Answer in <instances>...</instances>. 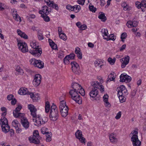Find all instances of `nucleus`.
Returning <instances> with one entry per match:
<instances>
[{
    "instance_id": "1",
    "label": "nucleus",
    "mask_w": 146,
    "mask_h": 146,
    "mask_svg": "<svg viewBox=\"0 0 146 146\" xmlns=\"http://www.w3.org/2000/svg\"><path fill=\"white\" fill-rule=\"evenodd\" d=\"M7 111H5L2 114V117L0 119V124L2 131L5 133H7L9 130L10 126L8 124L7 119L5 117L7 114Z\"/></svg>"
},
{
    "instance_id": "2",
    "label": "nucleus",
    "mask_w": 146,
    "mask_h": 146,
    "mask_svg": "<svg viewBox=\"0 0 146 146\" xmlns=\"http://www.w3.org/2000/svg\"><path fill=\"white\" fill-rule=\"evenodd\" d=\"M30 45L33 49L30 50V53L35 56H40L42 53V49L39 48V46L36 45V43L33 41L31 42Z\"/></svg>"
},
{
    "instance_id": "3",
    "label": "nucleus",
    "mask_w": 146,
    "mask_h": 146,
    "mask_svg": "<svg viewBox=\"0 0 146 146\" xmlns=\"http://www.w3.org/2000/svg\"><path fill=\"white\" fill-rule=\"evenodd\" d=\"M59 114L58 109L56 105L53 103L50 111V119L53 121H55L57 120Z\"/></svg>"
},
{
    "instance_id": "4",
    "label": "nucleus",
    "mask_w": 146,
    "mask_h": 146,
    "mask_svg": "<svg viewBox=\"0 0 146 146\" xmlns=\"http://www.w3.org/2000/svg\"><path fill=\"white\" fill-rule=\"evenodd\" d=\"M91 85L93 87L89 93L90 96L92 98H95L98 94V91L97 90L98 88L99 82L97 81H94L91 82Z\"/></svg>"
},
{
    "instance_id": "5",
    "label": "nucleus",
    "mask_w": 146,
    "mask_h": 146,
    "mask_svg": "<svg viewBox=\"0 0 146 146\" xmlns=\"http://www.w3.org/2000/svg\"><path fill=\"white\" fill-rule=\"evenodd\" d=\"M131 134H132V136L131 137V140L133 146H140L141 142L138 139L137 131L134 130L131 132Z\"/></svg>"
},
{
    "instance_id": "6",
    "label": "nucleus",
    "mask_w": 146,
    "mask_h": 146,
    "mask_svg": "<svg viewBox=\"0 0 146 146\" xmlns=\"http://www.w3.org/2000/svg\"><path fill=\"white\" fill-rule=\"evenodd\" d=\"M78 91L71 90L70 91L69 93L72 99L76 102L80 104L82 103V100L80 96L78 95Z\"/></svg>"
},
{
    "instance_id": "7",
    "label": "nucleus",
    "mask_w": 146,
    "mask_h": 146,
    "mask_svg": "<svg viewBox=\"0 0 146 146\" xmlns=\"http://www.w3.org/2000/svg\"><path fill=\"white\" fill-rule=\"evenodd\" d=\"M18 93L21 95H29L33 100L36 101L38 100V96L36 97L33 93L29 92L27 89L26 88H21L19 90Z\"/></svg>"
},
{
    "instance_id": "8",
    "label": "nucleus",
    "mask_w": 146,
    "mask_h": 146,
    "mask_svg": "<svg viewBox=\"0 0 146 146\" xmlns=\"http://www.w3.org/2000/svg\"><path fill=\"white\" fill-rule=\"evenodd\" d=\"M17 46L19 49L23 53H25L28 51V49L27 44L24 42L17 38Z\"/></svg>"
},
{
    "instance_id": "9",
    "label": "nucleus",
    "mask_w": 146,
    "mask_h": 146,
    "mask_svg": "<svg viewBox=\"0 0 146 146\" xmlns=\"http://www.w3.org/2000/svg\"><path fill=\"white\" fill-rule=\"evenodd\" d=\"M34 122H35V125L40 126L42 124H44L46 123L47 120L48 119L47 117H45L44 118H42L41 117H40L39 116L33 119Z\"/></svg>"
},
{
    "instance_id": "10",
    "label": "nucleus",
    "mask_w": 146,
    "mask_h": 146,
    "mask_svg": "<svg viewBox=\"0 0 146 146\" xmlns=\"http://www.w3.org/2000/svg\"><path fill=\"white\" fill-rule=\"evenodd\" d=\"M29 62L31 65H33L38 68H42L44 66L43 62L40 60H37L35 58H32L30 60Z\"/></svg>"
},
{
    "instance_id": "11",
    "label": "nucleus",
    "mask_w": 146,
    "mask_h": 146,
    "mask_svg": "<svg viewBox=\"0 0 146 146\" xmlns=\"http://www.w3.org/2000/svg\"><path fill=\"white\" fill-rule=\"evenodd\" d=\"M71 65L72 66V69L74 73L78 74L80 72V68L78 64L76 62H71Z\"/></svg>"
},
{
    "instance_id": "12",
    "label": "nucleus",
    "mask_w": 146,
    "mask_h": 146,
    "mask_svg": "<svg viewBox=\"0 0 146 146\" xmlns=\"http://www.w3.org/2000/svg\"><path fill=\"white\" fill-rule=\"evenodd\" d=\"M22 108V106L19 105H18L15 109V110L13 111V116L15 117H22L24 115L23 113H19V112Z\"/></svg>"
},
{
    "instance_id": "13",
    "label": "nucleus",
    "mask_w": 146,
    "mask_h": 146,
    "mask_svg": "<svg viewBox=\"0 0 146 146\" xmlns=\"http://www.w3.org/2000/svg\"><path fill=\"white\" fill-rule=\"evenodd\" d=\"M120 81L129 82L131 80V77L127 74H121L120 76Z\"/></svg>"
},
{
    "instance_id": "14",
    "label": "nucleus",
    "mask_w": 146,
    "mask_h": 146,
    "mask_svg": "<svg viewBox=\"0 0 146 146\" xmlns=\"http://www.w3.org/2000/svg\"><path fill=\"white\" fill-rule=\"evenodd\" d=\"M41 76L39 74H36L33 81L34 85L35 86H38L41 82Z\"/></svg>"
},
{
    "instance_id": "15",
    "label": "nucleus",
    "mask_w": 146,
    "mask_h": 146,
    "mask_svg": "<svg viewBox=\"0 0 146 146\" xmlns=\"http://www.w3.org/2000/svg\"><path fill=\"white\" fill-rule=\"evenodd\" d=\"M130 60V57L127 56L120 59V61L121 63V67L124 68L129 63Z\"/></svg>"
},
{
    "instance_id": "16",
    "label": "nucleus",
    "mask_w": 146,
    "mask_h": 146,
    "mask_svg": "<svg viewBox=\"0 0 146 146\" xmlns=\"http://www.w3.org/2000/svg\"><path fill=\"white\" fill-rule=\"evenodd\" d=\"M28 107L31 112V114L33 117L35 118L37 117L36 113L37 110L34 106L32 104H29L28 105Z\"/></svg>"
},
{
    "instance_id": "17",
    "label": "nucleus",
    "mask_w": 146,
    "mask_h": 146,
    "mask_svg": "<svg viewBox=\"0 0 146 146\" xmlns=\"http://www.w3.org/2000/svg\"><path fill=\"white\" fill-rule=\"evenodd\" d=\"M21 123L26 129H28L29 127V122L27 119L25 117H23L21 119Z\"/></svg>"
},
{
    "instance_id": "18",
    "label": "nucleus",
    "mask_w": 146,
    "mask_h": 146,
    "mask_svg": "<svg viewBox=\"0 0 146 146\" xmlns=\"http://www.w3.org/2000/svg\"><path fill=\"white\" fill-rule=\"evenodd\" d=\"M109 138L111 142L112 143H116L118 141L116 135L114 133L111 134L109 136Z\"/></svg>"
},
{
    "instance_id": "19",
    "label": "nucleus",
    "mask_w": 146,
    "mask_h": 146,
    "mask_svg": "<svg viewBox=\"0 0 146 146\" xmlns=\"http://www.w3.org/2000/svg\"><path fill=\"white\" fill-rule=\"evenodd\" d=\"M40 139L36 137L30 136L29 138V140L31 143L37 144L40 143Z\"/></svg>"
},
{
    "instance_id": "20",
    "label": "nucleus",
    "mask_w": 146,
    "mask_h": 146,
    "mask_svg": "<svg viewBox=\"0 0 146 146\" xmlns=\"http://www.w3.org/2000/svg\"><path fill=\"white\" fill-rule=\"evenodd\" d=\"M68 106H66L62 108V110H60L62 116L64 117H66L68 113Z\"/></svg>"
},
{
    "instance_id": "21",
    "label": "nucleus",
    "mask_w": 146,
    "mask_h": 146,
    "mask_svg": "<svg viewBox=\"0 0 146 146\" xmlns=\"http://www.w3.org/2000/svg\"><path fill=\"white\" fill-rule=\"evenodd\" d=\"M138 24V22L137 21H129L127 22L126 25L128 27L130 28L131 27H136Z\"/></svg>"
},
{
    "instance_id": "22",
    "label": "nucleus",
    "mask_w": 146,
    "mask_h": 146,
    "mask_svg": "<svg viewBox=\"0 0 146 146\" xmlns=\"http://www.w3.org/2000/svg\"><path fill=\"white\" fill-rule=\"evenodd\" d=\"M71 86L73 90L77 91H78L81 86L80 85L76 82H73Z\"/></svg>"
},
{
    "instance_id": "23",
    "label": "nucleus",
    "mask_w": 146,
    "mask_h": 146,
    "mask_svg": "<svg viewBox=\"0 0 146 146\" xmlns=\"http://www.w3.org/2000/svg\"><path fill=\"white\" fill-rule=\"evenodd\" d=\"M17 32L18 34L21 37L26 39L28 38L27 36L24 32H23L20 29H17Z\"/></svg>"
},
{
    "instance_id": "24",
    "label": "nucleus",
    "mask_w": 146,
    "mask_h": 146,
    "mask_svg": "<svg viewBox=\"0 0 146 146\" xmlns=\"http://www.w3.org/2000/svg\"><path fill=\"white\" fill-rule=\"evenodd\" d=\"M48 42L49 44L52 48L53 49H56L57 48L56 44L52 40L49 39Z\"/></svg>"
},
{
    "instance_id": "25",
    "label": "nucleus",
    "mask_w": 146,
    "mask_h": 146,
    "mask_svg": "<svg viewBox=\"0 0 146 146\" xmlns=\"http://www.w3.org/2000/svg\"><path fill=\"white\" fill-rule=\"evenodd\" d=\"M60 101L59 109L60 110H62V108L64 107L67 106L66 104V102L64 100H61V98L59 99Z\"/></svg>"
},
{
    "instance_id": "26",
    "label": "nucleus",
    "mask_w": 146,
    "mask_h": 146,
    "mask_svg": "<svg viewBox=\"0 0 146 146\" xmlns=\"http://www.w3.org/2000/svg\"><path fill=\"white\" fill-rule=\"evenodd\" d=\"M101 33H102V35L103 37V38L104 39V38H106L108 35V30L107 29H102L101 31Z\"/></svg>"
},
{
    "instance_id": "27",
    "label": "nucleus",
    "mask_w": 146,
    "mask_h": 146,
    "mask_svg": "<svg viewBox=\"0 0 146 146\" xmlns=\"http://www.w3.org/2000/svg\"><path fill=\"white\" fill-rule=\"evenodd\" d=\"M50 10H49L48 7L46 6H43L42 9V11H43V13L45 14V15L48 14L49 12H51L50 8Z\"/></svg>"
},
{
    "instance_id": "28",
    "label": "nucleus",
    "mask_w": 146,
    "mask_h": 146,
    "mask_svg": "<svg viewBox=\"0 0 146 146\" xmlns=\"http://www.w3.org/2000/svg\"><path fill=\"white\" fill-rule=\"evenodd\" d=\"M115 36L113 34H110L106 38H104V39L106 40L107 41L111 40L113 41L115 40Z\"/></svg>"
},
{
    "instance_id": "29",
    "label": "nucleus",
    "mask_w": 146,
    "mask_h": 146,
    "mask_svg": "<svg viewBox=\"0 0 146 146\" xmlns=\"http://www.w3.org/2000/svg\"><path fill=\"white\" fill-rule=\"evenodd\" d=\"M13 126L15 127V129H17L18 127H20L21 126L20 124L19 123L18 121L17 120H14L12 122V123Z\"/></svg>"
},
{
    "instance_id": "30",
    "label": "nucleus",
    "mask_w": 146,
    "mask_h": 146,
    "mask_svg": "<svg viewBox=\"0 0 146 146\" xmlns=\"http://www.w3.org/2000/svg\"><path fill=\"white\" fill-rule=\"evenodd\" d=\"M125 86L123 85L121 86L119 88L118 91L117 95H122V92L125 89Z\"/></svg>"
},
{
    "instance_id": "31",
    "label": "nucleus",
    "mask_w": 146,
    "mask_h": 146,
    "mask_svg": "<svg viewBox=\"0 0 146 146\" xmlns=\"http://www.w3.org/2000/svg\"><path fill=\"white\" fill-rule=\"evenodd\" d=\"M52 134L51 132H47L46 134V141L47 142H49L51 140Z\"/></svg>"
},
{
    "instance_id": "32",
    "label": "nucleus",
    "mask_w": 146,
    "mask_h": 146,
    "mask_svg": "<svg viewBox=\"0 0 146 146\" xmlns=\"http://www.w3.org/2000/svg\"><path fill=\"white\" fill-rule=\"evenodd\" d=\"M81 7L79 5H75L73 6L72 10V11L75 13L78 12L80 9Z\"/></svg>"
},
{
    "instance_id": "33",
    "label": "nucleus",
    "mask_w": 146,
    "mask_h": 146,
    "mask_svg": "<svg viewBox=\"0 0 146 146\" xmlns=\"http://www.w3.org/2000/svg\"><path fill=\"white\" fill-rule=\"evenodd\" d=\"M37 36L38 39L39 40H42L44 39L41 30H38L37 31Z\"/></svg>"
},
{
    "instance_id": "34",
    "label": "nucleus",
    "mask_w": 146,
    "mask_h": 146,
    "mask_svg": "<svg viewBox=\"0 0 146 146\" xmlns=\"http://www.w3.org/2000/svg\"><path fill=\"white\" fill-rule=\"evenodd\" d=\"M98 18L101 19L102 21L105 22L106 20V18L104 13L101 12V13L98 17Z\"/></svg>"
},
{
    "instance_id": "35",
    "label": "nucleus",
    "mask_w": 146,
    "mask_h": 146,
    "mask_svg": "<svg viewBox=\"0 0 146 146\" xmlns=\"http://www.w3.org/2000/svg\"><path fill=\"white\" fill-rule=\"evenodd\" d=\"M114 74V72L111 73L108 76V80L107 82L113 81L115 79V77L113 75Z\"/></svg>"
},
{
    "instance_id": "36",
    "label": "nucleus",
    "mask_w": 146,
    "mask_h": 146,
    "mask_svg": "<svg viewBox=\"0 0 146 146\" xmlns=\"http://www.w3.org/2000/svg\"><path fill=\"white\" fill-rule=\"evenodd\" d=\"M49 7H52V8L55 9L57 11L58 9V5L54 4V2L53 1H52V2H50Z\"/></svg>"
},
{
    "instance_id": "37",
    "label": "nucleus",
    "mask_w": 146,
    "mask_h": 146,
    "mask_svg": "<svg viewBox=\"0 0 146 146\" xmlns=\"http://www.w3.org/2000/svg\"><path fill=\"white\" fill-rule=\"evenodd\" d=\"M76 137L77 139L79 138L80 137H81L82 135V131L79 130H78L75 133Z\"/></svg>"
},
{
    "instance_id": "38",
    "label": "nucleus",
    "mask_w": 146,
    "mask_h": 146,
    "mask_svg": "<svg viewBox=\"0 0 146 146\" xmlns=\"http://www.w3.org/2000/svg\"><path fill=\"white\" fill-rule=\"evenodd\" d=\"M50 109V106L48 102H46L45 103V111L46 113L49 112Z\"/></svg>"
},
{
    "instance_id": "39",
    "label": "nucleus",
    "mask_w": 146,
    "mask_h": 146,
    "mask_svg": "<svg viewBox=\"0 0 146 146\" xmlns=\"http://www.w3.org/2000/svg\"><path fill=\"white\" fill-rule=\"evenodd\" d=\"M89 8L90 10L92 12L95 13L97 10L96 8L94 7V6L91 3L90 4L89 6Z\"/></svg>"
},
{
    "instance_id": "40",
    "label": "nucleus",
    "mask_w": 146,
    "mask_h": 146,
    "mask_svg": "<svg viewBox=\"0 0 146 146\" xmlns=\"http://www.w3.org/2000/svg\"><path fill=\"white\" fill-rule=\"evenodd\" d=\"M48 15H42L41 16L42 17L44 20L47 22H49L50 21V19L49 17L47 16Z\"/></svg>"
},
{
    "instance_id": "41",
    "label": "nucleus",
    "mask_w": 146,
    "mask_h": 146,
    "mask_svg": "<svg viewBox=\"0 0 146 146\" xmlns=\"http://www.w3.org/2000/svg\"><path fill=\"white\" fill-rule=\"evenodd\" d=\"M33 137H36L39 139H41V137H40L39 134V132L38 130H35L33 132V135H32L31 136Z\"/></svg>"
},
{
    "instance_id": "42",
    "label": "nucleus",
    "mask_w": 146,
    "mask_h": 146,
    "mask_svg": "<svg viewBox=\"0 0 146 146\" xmlns=\"http://www.w3.org/2000/svg\"><path fill=\"white\" fill-rule=\"evenodd\" d=\"M141 7H146V1H142L141 3H139V5L137 6V7L138 9L141 8Z\"/></svg>"
},
{
    "instance_id": "43",
    "label": "nucleus",
    "mask_w": 146,
    "mask_h": 146,
    "mask_svg": "<svg viewBox=\"0 0 146 146\" xmlns=\"http://www.w3.org/2000/svg\"><path fill=\"white\" fill-rule=\"evenodd\" d=\"M16 70L19 73V74H22L23 73V70L20 68L19 66H17Z\"/></svg>"
},
{
    "instance_id": "44",
    "label": "nucleus",
    "mask_w": 146,
    "mask_h": 146,
    "mask_svg": "<svg viewBox=\"0 0 146 146\" xmlns=\"http://www.w3.org/2000/svg\"><path fill=\"white\" fill-rule=\"evenodd\" d=\"M102 63V62L98 60L95 62L94 64L96 67L99 66L100 68H101L102 66L103 65Z\"/></svg>"
},
{
    "instance_id": "45",
    "label": "nucleus",
    "mask_w": 146,
    "mask_h": 146,
    "mask_svg": "<svg viewBox=\"0 0 146 146\" xmlns=\"http://www.w3.org/2000/svg\"><path fill=\"white\" fill-rule=\"evenodd\" d=\"M59 35V36L60 38L63 39L64 40H66L67 39V36L65 34L62 33L61 34H60Z\"/></svg>"
},
{
    "instance_id": "46",
    "label": "nucleus",
    "mask_w": 146,
    "mask_h": 146,
    "mask_svg": "<svg viewBox=\"0 0 146 146\" xmlns=\"http://www.w3.org/2000/svg\"><path fill=\"white\" fill-rule=\"evenodd\" d=\"M115 60L116 58H113V59H112L110 57L108 60V62L111 65H113L114 64Z\"/></svg>"
},
{
    "instance_id": "47",
    "label": "nucleus",
    "mask_w": 146,
    "mask_h": 146,
    "mask_svg": "<svg viewBox=\"0 0 146 146\" xmlns=\"http://www.w3.org/2000/svg\"><path fill=\"white\" fill-rule=\"evenodd\" d=\"M80 90H78V93H79L82 96H84L85 95V91L84 89L81 86L80 88Z\"/></svg>"
},
{
    "instance_id": "48",
    "label": "nucleus",
    "mask_w": 146,
    "mask_h": 146,
    "mask_svg": "<svg viewBox=\"0 0 146 146\" xmlns=\"http://www.w3.org/2000/svg\"><path fill=\"white\" fill-rule=\"evenodd\" d=\"M118 95L120 102L123 103L125 101V98L124 97V96L122 95Z\"/></svg>"
},
{
    "instance_id": "49",
    "label": "nucleus",
    "mask_w": 146,
    "mask_h": 146,
    "mask_svg": "<svg viewBox=\"0 0 146 146\" xmlns=\"http://www.w3.org/2000/svg\"><path fill=\"white\" fill-rule=\"evenodd\" d=\"M69 60L70 59H69V58H68V57L66 56L63 59V61L65 64H69L70 63Z\"/></svg>"
},
{
    "instance_id": "50",
    "label": "nucleus",
    "mask_w": 146,
    "mask_h": 146,
    "mask_svg": "<svg viewBox=\"0 0 146 146\" xmlns=\"http://www.w3.org/2000/svg\"><path fill=\"white\" fill-rule=\"evenodd\" d=\"M98 85V88L97 89H99L101 92H104V86L102 85H100L99 82Z\"/></svg>"
},
{
    "instance_id": "51",
    "label": "nucleus",
    "mask_w": 146,
    "mask_h": 146,
    "mask_svg": "<svg viewBox=\"0 0 146 146\" xmlns=\"http://www.w3.org/2000/svg\"><path fill=\"white\" fill-rule=\"evenodd\" d=\"M75 56V54L73 53H70L69 55H67V56L70 60L74 59V58Z\"/></svg>"
},
{
    "instance_id": "52",
    "label": "nucleus",
    "mask_w": 146,
    "mask_h": 146,
    "mask_svg": "<svg viewBox=\"0 0 146 146\" xmlns=\"http://www.w3.org/2000/svg\"><path fill=\"white\" fill-rule=\"evenodd\" d=\"M14 17L13 18L16 21H19L20 22L21 21V17L18 14L15 15Z\"/></svg>"
},
{
    "instance_id": "53",
    "label": "nucleus",
    "mask_w": 146,
    "mask_h": 146,
    "mask_svg": "<svg viewBox=\"0 0 146 146\" xmlns=\"http://www.w3.org/2000/svg\"><path fill=\"white\" fill-rule=\"evenodd\" d=\"M64 56V54L62 51H59L58 53V57L60 58H62Z\"/></svg>"
},
{
    "instance_id": "54",
    "label": "nucleus",
    "mask_w": 146,
    "mask_h": 146,
    "mask_svg": "<svg viewBox=\"0 0 146 146\" xmlns=\"http://www.w3.org/2000/svg\"><path fill=\"white\" fill-rule=\"evenodd\" d=\"M78 139H79L80 141L82 143H85V139L82 136L80 137Z\"/></svg>"
},
{
    "instance_id": "55",
    "label": "nucleus",
    "mask_w": 146,
    "mask_h": 146,
    "mask_svg": "<svg viewBox=\"0 0 146 146\" xmlns=\"http://www.w3.org/2000/svg\"><path fill=\"white\" fill-rule=\"evenodd\" d=\"M121 112L119 111L116 114V115L115 117V118L116 119H119L121 117Z\"/></svg>"
},
{
    "instance_id": "56",
    "label": "nucleus",
    "mask_w": 146,
    "mask_h": 146,
    "mask_svg": "<svg viewBox=\"0 0 146 146\" xmlns=\"http://www.w3.org/2000/svg\"><path fill=\"white\" fill-rule=\"evenodd\" d=\"M80 52H81L80 49L78 47H76L75 48V53L77 54Z\"/></svg>"
},
{
    "instance_id": "57",
    "label": "nucleus",
    "mask_w": 146,
    "mask_h": 146,
    "mask_svg": "<svg viewBox=\"0 0 146 146\" xmlns=\"http://www.w3.org/2000/svg\"><path fill=\"white\" fill-rule=\"evenodd\" d=\"M12 15L13 17H15V15H16L17 14V12L14 9H13L11 10Z\"/></svg>"
},
{
    "instance_id": "58",
    "label": "nucleus",
    "mask_w": 146,
    "mask_h": 146,
    "mask_svg": "<svg viewBox=\"0 0 146 146\" xmlns=\"http://www.w3.org/2000/svg\"><path fill=\"white\" fill-rule=\"evenodd\" d=\"M108 96L107 94H105L103 97V99L104 102H106L107 101H108Z\"/></svg>"
},
{
    "instance_id": "59",
    "label": "nucleus",
    "mask_w": 146,
    "mask_h": 146,
    "mask_svg": "<svg viewBox=\"0 0 146 146\" xmlns=\"http://www.w3.org/2000/svg\"><path fill=\"white\" fill-rule=\"evenodd\" d=\"M85 0H78L77 2L78 3L81 5H84Z\"/></svg>"
},
{
    "instance_id": "60",
    "label": "nucleus",
    "mask_w": 146,
    "mask_h": 146,
    "mask_svg": "<svg viewBox=\"0 0 146 146\" xmlns=\"http://www.w3.org/2000/svg\"><path fill=\"white\" fill-rule=\"evenodd\" d=\"M127 34L125 33H122L121 36V39H125L127 37Z\"/></svg>"
},
{
    "instance_id": "61",
    "label": "nucleus",
    "mask_w": 146,
    "mask_h": 146,
    "mask_svg": "<svg viewBox=\"0 0 146 146\" xmlns=\"http://www.w3.org/2000/svg\"><path fill=\"white\" fill-rule=\"evenodd\" d=\"M13 97L14 96L12 94H10L7 96V99L9 100L10 101L12 100Z\"/></svg>"
},
{
    "instance_id": "62",
    "label": "nucleus",
    "mask_w": 146,
    "mask_h": 146,
    "mask_svg": "<svg viewBox=\"0 0 146 146\" xmlns=\"http://www.w3.org/2000/svg\"><path fill=\"white\" fill-rule=\"evenodd\" d=\"M5 5L2 3H0V11H3L4 9Z\"/></svg>"
},
{
    "instance_id": "63",
    "label": "nucleus",
    "mask_w": 146,
    "mask_h": 146,
    "mask_svg": "<svg viewBox=\"0 0 146 146\" xmlns=\"http://www.w3.org/2000/svg\"><path fill=\"white\" fill-rule=\"evenodd\" d=\"M73 8V6H71L70 5H68L66 7V8L67 9L70 10L72 11V8Z\"/></svg>"
},
{
    "instance_id": "64",
    "label": "nucleus",
    "mask_w": 146,
    "mask_h": 146,
    "mask_svg": "<svg viewBox=\"0 0 146 146\" xmlns=\"http://www.w3.org/2000/svg\"><path fill=\"white\" fill-rule=\"evenodd\" d=\"M87 28V26L85 25H81L80 27V28L82 30H84L86 29Z\"/></svg>"
}]
</instances>
